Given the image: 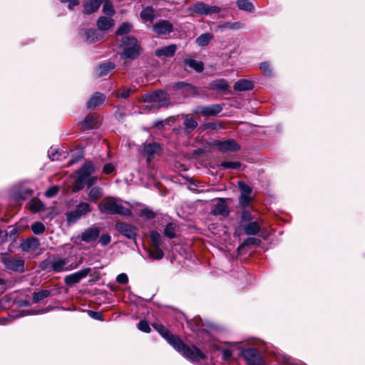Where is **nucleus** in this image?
<instances>
[{
    "label": "nucleus",
    "instance_id": "obj_23",
    "mask_svg": "<svg viewBox=\"0 0 365 365\" xmlns=\"http://www.w3.org/2000/svg\"><path fill=\"white\" fill-rule=\"evenodd\" d=\"M85 36V40L88 43H93L96 41H100L103 35L98 32L96 29H88L86 30L83 33Z\"/></svg>",
    "mask_w": 365,
    "mask_h": 365
},
{
    "label": "nucleus",
    "instance_id": "obj_58",
    "mask_svg": "<svg viewBox=\"0 0 365 365\" xmlns=\"http://www.w3.org/2000/svg\"><path fill=\"white\" fill-rule=\"evenodd\" d=\"M19 233L18 227H14L12 228L10 232L7 234L9 237L15 236L16 234Z\"/></svg>",
    "mask_w": 365,
    "mask_h": 365
},
{
    "label": "nucleus",
    "instance_id": "obj_59",
    "mask_svg": "<svg viewBox=\"0 0 365 365\" xmlns=\"http://www.w3.org/2000/svg\"><path fill=\"white\" fill-rule=\"evenodd\" d=\"M222 355L225 359H228L232 356V352L230 350L226 349L223 351Z\"/></svg>",
    "mask_w": 365,
    "mask_h": 365
},
{
    "label": "nucleus",
    "instance_id": "obj_1",
    "mask_svg": "<svg viewBox=\"0 0 365 365\" xmlns=\"http://www.w3.org/2000/svg\"><path fill=\"white\" fill-rule=\"evenodd\" d=\"M153 327L175 349L187 359L192 361H199L205 358V354L199 349L195 346L189 347L185 346L178 336L171 334L163 325L156 324Z\"/></svg>",
    "mask_w": 365,
    "mask_h": 365
},
{
    "label": "nucleus",
    "instance_id": "obj_36",
    "mask_svg": "<svg viewBox=\"0 0 365 365\" xmlns=\"http://www.w3.org/2000/svg\"><path fill=\"white\" fill-rule=\"evenodd\" d=\"M29 208L31 211L34 212H37L43 210V203L36 199L31 200L28 204Z\"/></svg>",
    "mask_w": 365,
    "mask_h": 365
},
{
    "label": "nucleus",
    "instance_id": "obj_28",
    "mask_svg": "<svg viewBox=\"0 0 365 365\" xmlns=\"http://www.w3.org/2000/svg\"><path fill=\"white\" fill-rule=\"evenodd\" d=\"M113 24V20L110 17L101 16L97 21L98 28L101 31L109 29Z\"/></svg>",
    "mask_w": 365,
    "mask_h": 365
},
{
    "label": "nucleus",
    "instance_id": "obj_18",
    "mask_svg": "<svg viewBox=\"0 0 365 365\" xmlns=\"http://www.w3.org/2000/svg\"><path fill=\"white\" fill-rule=\"evenodd\" d=\"M99 125L98 118L96 115L86 116L81 123L82 130H90L98 128Z\"/></svg>",
    "mask_w": 365,
    "mask_h": 365
},
{
    "label": "nucleus",
    "instance_id": "obj_37",
    "mask_svg": "<svg viewBox=\"0 0 365 365\" xmlns=\"http://www.w3.org/2000/svg\"><path fill=\"white\" fill-rule=\"evenodd\" d=\"M51 294V292L47 289L41 290L38 292H35L33 294V301L35 303L40 302L41 300L48 297Z\"/></svg>",
    "mask_w": 365,
    "mask_h": 365
},
{
    "label": "nucleus",
    "instance_id": "obj_27",
    "mask_svg": "<svg viewBox=\"0 0 365 365\" xmlns=\"http://www.w3.org/2000/svg\"><path fill=\"white\" fill-rule=\"evenodd\" d=\"M114 67H115L114 63H113L111 62L103 63L96 68V76L97 77L104 76L107 75L110 71L113 69Z\"/></svg>",
    "mask_w": 365,
    "mask_h": 365
},
{
    "label": "nucleus",
    "instance_id": "obj_9",
    "mask_svg": "<svg viewBox=\"0 0 365 365\" xmlns=\"http://www.w3.org/2000/svg\"><path fill=\"white\" fill-rule=\"evenodd\" d=\"M2 262L5 267L13 271H23L24 266V261L21 259H16L7 256L2 257Z\"/></svg>",
    "mask_w": 365,
    "mask_h": 365
},
{
    "label": "nucleus",
    "instance_id": "obj_41",
    "mask_svg": "<svg viewBox=\"0 0 365 365\" xmlns=\"http://www.w3.org/2000/svg\"><path fill=\"white\" fill-rule=\"evenodd\" d=\"M183 124L187 129L191 130L195 129L197 125V123L195 120L192 118H188L187 116L184 120Z\"/></svg>",
    "mask_w": 365,
    "mask_h": 365
},
{
    "label": "nucleus",
    "instance_id": "obj_24",
    "mask_svg": "<svg viewBox=\"0 0 365 365\" xmlns=\"http://www.w3.org/2000/svg\"><path fill=\"white\" fill-rule=\"evenodd\" d=\"M140 15L143 21L153 22L156 16V11L152 6H147L141 11Z\"/></svg>",
    "mask_w": 365,
    "mask_h": 365
},
{
    "label": "nucleus",
    "instance_id": "obj_63",
    "mask_svg": "<svg viewBox=\"0 0 365 365\" xmlns=\"http://www.w3.org/2000/svg\"><path fill=\"white\" fill-rule=\"evenodd\" d=\"M16 227H18V230H19V232H21L25 228H26V226L19 225V226H16Z\"/></svg>",
    "mask_w": 365,
    "mask_h": 365
},
{
    "label": "nucleus",
    "instance_id": "obj_14",
    "mask_svg": "<svg viewBox=\"0 0 365 365\" xmlns=\"http://www.w3.org/2000/svg\"><path fill=\"white\" fill-rule=\"evenodd\" d=\"M173 29V24L167 20L159 21L153 25V30L158 34H170Z\"/></svg>",
    "mask_w": 365,
    "mask_h": 365
},
{
    "label": "nucleus",
    "instance_id": "obj_6",
    "mask_svg": "<svg viewBox=\"0 0 365 365\" xmlns=\"http://www.w3.org/2000/svg\"><path fill=\"white\" fill-rule=\"evenodd\" d=\"M191 16H205L211 14H217L221 11V9L216 6H210L202 1H198L187 9Z\"/></svg>",
    "mask_w": 365,
    "mask_h": 365
},
{
    "label": "nucleus",
    "instance_id": "obj_46",
    "mask_svg": "<svg viewBox=\"0 0 365 365\" xmlns=\"http://www.w3.org/2000/svg\"><path fill=\"white\" fill-rule=\"evenodd\" d=\"M221 166L227 169H237L240 168V163L239 162L226 161L222 163Z\"/></svg>",
    "mask_w": 365,
    "mask_h": 365
},
{
    "label": "nucleus",
    "instance_id": "obj_64",
    "mask_svg": "<svg viewBox=\"0 0 365 365\" xmlns=\"http://www.w3.org/2000/svg\"><path fill=\"white\" fill-rule=\"evenodd\" d=\"M196 190H197L198 192H204V190H202V189H200L198 187L196 188ZM206 191H208V190H206Z\"/></svg>",
    "mask_w": 365,
    "mask_h": 365
},
{
    "label": "nucleus",
    "instance_id": "obj_5",
    "mask_svg": "<svg viewBox=\"0 0 365 365\" xmlns=\"http://www.w3.org/2000/svg\"><path fill=\"white\" fill-rule=\"evenodd\" d=\"M121 42L122 45L124 46L123 52L124 58L135 59L139 56L140 48L135 38L123 36Z\"/></svg>",
    "mask_w": 365,
    "mask_h": 365
},
{
    "label": "nucleus",
    "instance_id": "obj_43",
    "mask_svg": "<svg viewBox=\"0 0 365 365\" xmlns=\"http://www.w3.org/2000/svg\"><path fill=\"white\" fill-rule=\"evenodd\" d=\"M150 238L155 247H159L161 243V235L156 231L150 232Z\"/></svg>",
    "mask_w": 365,
    "mask_h": 365
},
{
    "label": "nucleus",
    "instance_id": "obj_47",
    "mask_svg": "<svg viewBox=\"0 0 365 365\" xmlns=\"http://www.w3.org/2000/svg\"><path fill=\"white\" fill-rule=\"evenodd\" d=\"M132 92H133V90L131 88H123L118 91L117 96L119 98H126Z\"/></svg>",
    "mask_w": 365,
    "mask_h": 365
},
{
    "label": "nucleus",
    "instance_id": "obj_38",
    "mask_svg": "<svg viewBox=\"0 0 365 365\" xmlns=\"http://www.w3.org/2000/svg\"><path fill=\"white\" fill-rule=\"evenodd\" d=\"M81 218L76 210L66 213V220L68 224H73Z\"/></svg>",
    "mask_w": 365,
    "mask_h": 365
},
{
    "label": "nucleus",
    "instance_id": "obj_57",
    "mask_svg": "<svg viewBox=\"0 0 365 365\" xmlns=\"http://www.w3.org/2000/svg\"><path fill=\"white\" fill-rule=\"evenodd\" d=\"M48 155H49V158L52 160H59V158H58L59 154L58 153V152H53V150L48 151Z\"/></svg>",
    "mask_w": 365,
    "mask_h": 365
},
{
    "label": "nucleus",
    "instance_id": "obj_62",
    "mask_svg": "<svg viewBox=\"0 0 365 365\" xmlns=\"http://www.w3.org/2000/svg\"><path fill=\"white\" fill-rule=\"evenodd\" d=\"M185 86H186V84L184 82H178L175 84V88H181Z\"/></svg>",
    "mask_w": 365,
    "mask_h": 365
},
{
    "label": "nucleus",
    "instance_id": "obj_33",
    "mask_svg": "<svg viewBox=\"0 0 365 365\" xmlns=\"http://www.w3.org/2000/svg\"><path fill=\"white\" fill-rule=\"evenodd\" d=\"M185 64L192 68L197 72H202L204 69L203 63L201 61H197L192 58L185 59Z\"/></svg>",
    "mask_w": 365,
    "mask_h": 365
},
{
    "label": "nucleus",
    "instance_id": "obj_19",
    "mask_svg": "<svg viewBox=\"0 0 365 365\" xmlns=\"http://www.w3.org/2000/svg\"><path fill=\"white\" fill-rule=\"evenodd\" d=\"M177 46L171 44L165 47L158 48L155 51V54L158 57H172L175 55Z\"/></svg>",
    "mask_w": 365,
    "mask_h": 365
},
{
    "label": "nucleus",
    "instance_id": "obj_7",
    "mask_svg": "<svg viewBox=\"0 0 365 365\" xmlns=\"http://www.w3.org/2000/svg\"><path fill=\"white\" fill-rule=\"evenodd\" d=\"M144 101L153 103V107L160 108L169 105V96L166 92L159 90L145 95Z\"/></svg>",
    "mask_w": 365,
    "mask_h": 365
},
{
    "label": "nucleus",
    "instance_id": "obj_2",
    "mask_svg": "<svg viewBox=\"0 0 365 365\" xmlns=\"http://www.w3.org/2000/svg\"><path fill=\"white\" fill-rule=\"evenodd\" d=\"M94 170V166L91 162L85 163L77 172L78 176L75 180L73 191L78 192L83 189L85 185L90 187L96 183L98 180L97 177H91Z\"/></svg>",
    "mask_w": 365,
    "mask_h": 365
},
{
    "label": "nucleus",
    "instance_id": "obj_53",
    "mask_svg": "<svg viewBox=\"0 0 365 365\" xmlns=\"http://www.w3.org/2000/svg\"><path fill=\"white\" fill-rule=\"evenodd\" d=\"M140 216L152 219L155 217V213L149 209H143L140 211Z\"/></svg>",
    "mask_w": 365,
    "mask_h": 365
},
{
    "label": "nucleus",
    "instance_id": "obj_10",
    "mask_svg": "<svg viewBox=\"0 0 365 365\" xmlns=\"http://www.w3.org/2000/svg\"><path fill=\"white\" fill-rule=\"evenodd\" d=\"M222 108L219 104H213L208 106H198L196 108L195 112L200 114L202 116H215L220 113Z\"/></svg>",
    "mask_w": 365,
    "mask_h": 365
},
{
    "label": "nucleus",
    "instance_id": "obj_42",
    "mask_svg": "<svg viewBox=\"0 0 365 365\" xmlns=\"http://www.w3.org/2000/svg\"><path fill=\"white\" fill-rule=\"evenodd\" d=\"M150 255L155 259H160L163 257V252L159 247L155 246V248L150 251Z\"/></svg>",
    "mask_w": 365,
    "mask_h": 365
},
{
    "label": "nucleus",
    "instance_id": "obj_22",
    "mask_svg": "<svg viewBox=\"0 0 365 365\" xmlns=\"http://www.w3.org/2000/svg\"><path fill=\"white\" fill-rule=\"evenodd\" d=\"M101 3L102 0H86L83 5L84 14H91L96 11Z\"/></svg>",
    "mask_w": 365,
    "mask_h": 365
},
{
    "label": "nucleus",
    "instance_id": "obj_35",
    "mask_svg": "<svg viewBox=\"0 0 365 365\" xmlns=\"http://www.w3.org/2000/svg\"><path fill=\"white\" fill-rule=\"evenodd\" d=\"M212 38V35L209 33H205L203 34H201L198 38L196 39V43L200 46H207L210 40Z\"/></svg>",
    "mask_w": 365,
    "mask_h": 365
},
{
    "label": "nucleus",
    "instance_id": "obj_20",
    "mask_svg": "<svg viewBox=\"0 0 365 365\" xmlns=\"http://www.w3.org/2000/svg\"><path fill=\"white\" fill-rule=\"evenodd\" d=\"M105 99L106 97L103 94L96 92L91 96V98L87 102V108L88 109H95L98 106L103 104Z\"/></svg>",
    "mask_w": 365,
    "mask_h": 365
},
{
    "label": "nucleus",
    "instance_id": "obj_54",
    "mask_svg": "<svg viewBox=\"0 0 365 365\" xmlns=\"http://www.w3.org/2000/svg\"><path fill=\"white\" fill-rule=\"evenodd\" d=\"M116 281L121 284H125L128 282V275L125 273H121L118 274L116 277Z\"/></svg>",
    "mask_w": 365,
    "mask_h": 365
},
{
    "label": "nucleus",
    "instance_id": "obj_61",
    "mask_svg": "<svg viewBox=\"0 0 365 365\" xmlns=\"http://www.w3.org/2000/svg\"><path fill=\"white\" fill-rule=\"evenodd\" d=\"M90 315L96 319H101V314L98 312H91Z\"/></svg>",
    "mask_w": 365,
    "mask_h": 365
},
{
    "label": "nucleus",
    "instance_id": "obj_60",
    "mask_svg": "<svg viewBox=\"0 0 365 365\" xmlns=\"http://www.w3.org/2000/svg\"><path fill=\"white\" fill-rule=\"evenodd\" d=\"M242 218L245 220H251V215L249 212H244L242 213Z\"/></svg>",
    "mask_w": 365,
    "mask_h": 365
},
{
    "label": "nucleus",
    "instance_id": "obj_49",
    "mask_svg": "<svg viewBox=\"0 0 365 365\" xmlns=\"http://www.w3.org/2000/svg\"><path fill=\"white\" fill-rule=\"evenodd\" d=\"M138 328L140 331L145 332V333H148L150 331V328L148 323L145 320H141L139 322V323L138 324Z\"/></svg>",
    "mask_w": 365,
    "mask_h": 365
},
{
    "label": "nucleus",
    "instance_id": "obj_13",
    "mask_svg": "<svg viewBox=\"0 0 365 365\" xmlns=\"http://www.w3.org/2000/svg\"><path fill=\"white\" fill-rule=\"evenodd\" d=\"M230 210L225 199L219 198L217 202L213 205L211 210V214L213 215L227 216Z\"/></svg>",
    "mask_w": 365,
    "mask_h": 365
},
{
    "label": "nucleus",
    "instance_id": "obj_40",
    "mask_svg": "<svg viewBox=\"0 0 365 365\" xmlns=\"http://www.w3.org/2000/svg\"><path fill=\"white\" fill-rule=\"evenodd\" d=\"M31 230L34 234L40 235L45 231V226L40 222H36L31 225Z\"/></svg>",
    "mask_w": 365,
    "mask_h": 365
},
{
    "label": "nucleus",
    "instance_id": "obj_3",
    "mask_svg": "<svg viewBox=\"0 0 365 365\" xmlns=\"http://www.w3.org/2000/svg\"><path fill=\"white\" fill-rule=\"evenodd\" d=\"M98 210L101 213L118 214L123 216L131 215V211L123 207L120 200L111 197L104 198L98 205Z\"/></svg>",
    "mask_w": 365,
    "mask_h": 365
},
{
    "label": "nucleus",
    "instance_id": "obj_32",
    "mask_svg": "<svg viewBox=\"0 0 365 365\" xmlns=\"http://www.w3.org/2000/svg\"><path fill=\"white\" fill-rule=\"evenodd\" d=\"M247 235H255L257 234L260 230V225L257 222H252L248 223L244 228Z\"/></svg>",
    "mask_w": 365,
    "mask_h": 365
},
{
    "label": "nucleus",
    "instance_id": "obj_34",
    "mask_svg": "<svg viewBox=\"0 0 365 365\" xmlns=\"http://www.w3.org/2000/svg\"><path fill=\"white\" fill-rule=\"evenodd\" d=\"M75 210L81 217L91 211V207L88 202H81L76 207Z\"/></svg>",
    "mask_w": 365,
    "mask_h": 365
},
{
    "label": "nucleus",
    "instance_id": "obj_29",
    "mask_svg": "<svg viewBox=\"0 0 365 365\" xmlns=\"http://www.w3.org/2000/svg\"><path fill=\"white\" fill-rule=\"evenodd\" d=\"M103 195L102 188L99 187H93L89 191L88 200L90 202H96L103 197Z\"/></svg>",
    "mask_w": 365,
    "mask_h": 365
},
{
    "label": "nucleus",
    "instance_id": "obj_31",
    "mask_svg": "<svg viewBox=\"0 0 365 365\" xmlns=\"http://www.w3.org/2000/svg\"><path fill=\"white\" fill-rule=\"evenodd\" d=\"M236 4L240 10L248 12H252L255 10L253 4L249 0H237Z\"/></svg>",
    "mask_w": 365,
    "mask_h": 365
},
{
    "label": "nucleus",
    "instance_id": "obj_45",
    "mask_svg": "<svg viewBox=\"0 0 365 365\" xmlns=\"http://www.w3.org/2000/svg\"><path fill=\"white\" fill-rule=\"evenodd\" d=\"M130 29L131 24H130L129 23H123L117 30L116 34L124 35L125 34H127L130 30Z\"/></svg>",
    "mask_w": 365,
    "mask_h": 365
},
{
    "label": "nucleus",
    "instance_id": "obj_17",
    "mask_svg": "<svg viewBox=\"0 0 365 365\" xmlns=\"http://www.w3.org/2000/svg\"><path fill=\"white\" fill-rule=\"evenodd\" d=\"M100 230L98 227H92L86 230L81 235V240L86 242H91L98 237Z\"/></svg>",
    "mask_w": 365,
    "mask_h": 365
},
{
    "label": "nucleus",
    "instance_id": "obj_39",
    "mask_svg": "<svg viewBox=\"0 0 365 365\" xmlns=\"http://www.w3.org/2000/svg\"><path fill=\"white\" fill-rule=\"evenodd\" d=\"M164 235L169 237L173 238L175 237V225L173 223H169L167 225L164 230Z\"/></svg>",
    "mask_w": 365,
    "mask_h": 365
},
{
    "label": "nucleus",
    "instance_id": "obj_11",
    "mask_svg": "<svg viewBox=\"0 0 365 365\" xmlns=\"http://www.w3.org/2000/svg\"><path fill=\"white\" fill-rule=\"evenodd\" d=\"M90 272V268L83 269L78 272L67 275L64 279V282L67 285H73L78 283L82 279L85 278Z\"/></svg>",
    "mask_w": 365,
    "mask_h": 365
},
{
    "label": "nucleus",
    "instance_id": "obj_15",
    "mask_svg": "<svg viewBox=\"0 0 365 365\" xmlns=\"http://www.w3.org/2000/svg\"><path fill=\"white\" fill-rule=\"evenodd\" d=\"M116 228L123 235L129 239H133L136 235L135 227L130 225L123 222L118 223Z\"/></svg>",
    "mask_w": 365,
    "mask_h": 365
},
{
    "label": "nucleus",
    "instance_id": "obj_21",
    "mask_svg": "<svg viewBox=\"0 0 365 365\" xmlns=\"http://www.w3.org/2000/svg\"><path fill=\"white\" fill-rule=\"evenodd\" d=\"M216 145L220 150L223 152L233 151L239 149L238 145L232 139L218 142Z\"/></svg>",
    "mask_w": 365,
    "mask_h": 365
},
{
    "label": "nucleus",
    "instance_id": "obj_55",
    "mask_svg": "<svg viewBox=\"0 0 365 365\" xmlns=\"http://www.w3.org/2000/svg\"><path fill=\"white\" fill-rule=\"evenodd\" d=\"M61 2L63 4L68 3V7L69 9H72L74 6L79 4L78 0H61Z\"/></svg>",
    "mask_w": 365,
    "mask_h": 365
},
{
    "label": "nucleus",
    "instance_id": "obj_30",
    "mask_svg": "<svg viewBox=\"0 0 365 365\" xmlns=\"http://www.w3.org/2000/svg\"><path fill=\"white\" fill-rule=\"evenodd\" d=\"M160 150V146L156 143H148L143 145V153L144 155L152 156Z\"/></svg>",
    "mask_w": 365,
    "mask_h": 365
},
{
    "label": "nucleus",
    "instance_id": "obj_56",
    "mask_svg": "<svg viewBox=\"0 0 365 365\" xmlns=\"http://www.w3.org/2000/svg\"><path fill=\"white\" fill-rule=\"evenodd\" d=\"M115 168L112 163H107L103 166V171L106 174H110L113 172Z\"/></svg>",
    "mask_w": 365,
    "mask_h": 365
},
{
    "label": "nucleus",
    "instance_id": "obj_44",
    "mask_svg": "<svg viewBox=\"0 0 365 365\" xmlns=\"http://www.w3.org/2000/svg\"><path fill=\"white\" fill-rule=\"evenodd\" d=\"M259 68L267 76H272V68L268 62H262L259 64Z\"/></svg>",
    "mask_w": 365,
    "mask_h": 365
},
{
    "label": "nucleus",
    "instance_id": "obj_8",
    "mask_svg": "<svg viewBox=\"0 0 365 365\" xmlns=\"http://www.w3.org/2000/svg\"><path fill=\"white\" fill-rule=\"evenodd\" d=\"M243 358L250 365H265L262 355L255 349H247L242 351Z\"/></svg>",
    "mask_w": 365,
    "mask_h": 365
},
{
    "label": "nucleus",
    "instance_id": "obj_25",
    "mask_svg": "<svg viewBox=\"0 0 365 365\" xmlns=\"http://www.w3.org/2000/svg\"><path fill=\"white\" fill-rule=\"evenodd\" d=\"M210 87L213 91H226L229 88L230 85L225 79H217L210 83Z\"/></svg>",
    "mask_w": 365,
    "mask_h": 365
},
{
    "label": "nucleus",
    "instance_id": "obj_16",
    "mask_svg": "<svg viewBox=\"0 0 365 365\" xmlns=\"http://www.w3.org/2000/svg\"><path fill=\"white\" fill-rule=\"evenodd\" d=\"M39 240L35 237L29 238L21 244L22 251L26 252H34L39 247Z\"/></svg>",
    "mask_w": 365,
    "mask_h": 365
},
{
    "label": "nucleus",
    "instance_id": "obj_52",
    "mask_svg": "<svg viewBox=\"0 0 365 365\" xmlns=\"http://www.w3.org/2000/svg\"><path fill=\"white\" fill-rule=\"evenodd\" d=\"M58 187L57 186H53L46 191L45 195L48 197H53L58 193Z\"/></svg>",
    "mask_w": 365,
    "mask_h": 365
},
{
    "label": "nucleus",
    "instance_id": "obj_12",
    "mask_svg": "<svg viewBox=\"0 0 365 365\" xmlns=\"http://www.w3.org/2000/svg\"><path fill=\"white\" fill-rule=\"evenodd\" d=\"M241 192L240 202L243 207L248 206L251 200L252 189L243 182H238Z\"/></svg>",
    "mask_w": 365,
    "mask_h": 365
},
{
    "label": "nucleus",
    "instance_id": "obj_50",
    "mask_svg": "<svg viewBox=\"0 0 365 365\" xmlns=\"http://www.w3.org/2000/svg\"><path fill=\"white\" fill-rule=\"evenodd\" d=\"M243 24L237 21L234 23H226L223 26L229 29H240L243 27Z\"/></svg>",
    "mask_w": 365,
    "mask_h": 365
},
{
    "label": "nucleus",
    "instance_id": "obj_26",
    "mask_svg": "<svg viewBox=\"0 0 365 365\" xmlns=\"http://www.w3.org/2000/svg\"><path fill=\"white\" fill-rule=\"evenodd\" d=\"M253 88V83L247 79H240L234 85V89L238 91H246Z\"/></svg>",
    "mask_w": 365,
    "mask_h": 365
},
{
    "label": "nucleus",
    "instance_id": "obj_48",
    "mask_svg": "<svg viewBox=\"0 0 365 365\" xmlns=\"http://www.w3.org/2000/svg\"><path fill=\"white\" fill-rule=\"evenodd\" d=\"M103 11L107 15H113L114 13L113 5L108 1H105L103 6Z\"/></svg>",
    "mask_w": 365,
    "mask_h": 365
},
{
    "label": "nucleus",
    "instance_id": "obj_51",
    "mask_svg": "<svg viewBox=\"0 0 365 365\" xmlns=\"http://www.w3.org/2000/svg\"><path fill=\"white\" fill-rule=\"evenodd\" d=\"M111 237L109 234H103L99 239V242L103 245L106 246L110 242Z\"/></svg>",
    "mask_w": 365,
    "mask_h": 365
},
{
    "label": "nucleus",
    "instance_id": "obj_4",
    "mask_svg": "<svg viewBox=\"0 0 365 365\" xmlns=\"http://www.w3.org/2000/svg\"><path fill=\"white\" fill-rule=\"evenodd\" d=\"M68 261L66 259H46L43 261L40 267L47 272H61L71 270L73 268L68 266Z\"/></svg>",
    "mask_w": 365,
    "mask_h": 365
}]
</instances>
